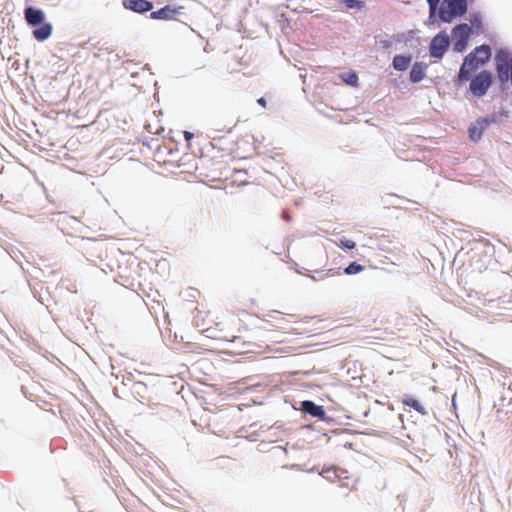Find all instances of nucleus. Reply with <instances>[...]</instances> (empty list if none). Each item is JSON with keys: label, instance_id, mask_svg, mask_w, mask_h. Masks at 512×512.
<instances>
[{"label": "nucleus", "instance_id": "nucleus-4", "mask_svg": "<svg viewBox=\"0 0 512 512\" xmlns=\"http://www.w3.org/2000/svg\"><path fill=\"white\" fill-rule=\"evenodd\" d=\"M471 34L472 28L468 24L462 23L455 26L452 30L454 51L463 52L468 46Z\"/></svg>", "mask_w": 512, "mask_h": 512}, {"label": "nucleus", "instance_id": "nucleus-7", "mask_svg": "<svg viewBox=\"0 0 512 512\" xmlns=\"http://www.w3.org/2000/svg\"><path fill=\"white\" fill-rule=\"evenodd\" d=\"M489 118H481L469 127V137L472 141L480 140L486 127L492 122Z\"/></svg>", "mask_w": 512, "mask_h": 512}, {"label": "nucleus", "instance_id": "nucleus-25", "mask_svg": "<svg viewBox=\"0 0 512 512\" xmlns=\"http://www.w3.org/2000/svg\"><path fill=\"white\" fill-rule=\"evenodd\" d=\"M372 338H374V339L384 340V338H383V337H379V334H376V336H373Z\"/></svg>", "mask_w": 512, "mask_h": 512}, {"label": "nucleus", "instance_id": "nucleus-3", "mask_svg": "<svg viewBox=\"0 0 512 512\" xmlns=\"http://www.w3.org/2000/svg\"><path fill=\"white\" fill-rule=\"evenodd\" d=\"M493 82L492 73L488 70H482L470 79L469 90L475 97L484 96Z\"/></svg>", "mask_w": 512, "mask_h": 512}, {"label": "nucleus", "instance_id": "nucleus-18", "mask_svg": "<svg viewBox=\"0 0 512 512\" xmlns=\"http://www.w3.org/2000/svg\"><path fill=\"white\" fill-rule=\"evenodd\" d=\"M347 8L361 7V2L357 0H341Z\"/></svg>", "mask_w": 512, "mask_h": 512}, {"label": "nucleus", "instance_id": "nucleus-26", "mask_svg": "<svg viewBox=\"0 0 512 512\" xmlns=\"http://www.w3.org/2000/svg\"><path fill=\"white\" fill-rule=\"evenodd\" d=\"M372 338H374V339L384 340V338H383V337H379V334H376V336H373Z\"/></svg>", "mask_w": 512, "mask_h": 512}, {"label": "nucleus", "instance_id": "nucleus-10", "mask_svg": "<svg viewBox=\"0 0 512 512\" xmlns=\"http://www.w3.org/2000/svg\"><path fill=\"white\" fill-rule=\"evenodd\" d=\"M25 19L29 25L36 26L43 23L45 15L40 9L28 7L25 9Z\"/></svg>", "mask_w": 512, "mask_h": 512}, {"label": "nucleus", "instance_id": "nucleus-1", "mask_svg": "<svg viewBox=\"0 0 512 512\" xmlns=\"http://www.w3.org/2000/svg\"><path fill=\"white\" fill-rule=\"evenodd\" d=\"M490 57V46L483 44L476 47L464 58L458 72V81L461 83L469 81L474 72L489 62Z\"/></svg>", "mask_w": 512, "mask_h": 512}, {"label": "nucleus", "instance_id": "nucleus-9", "mask_svg": "<svg viewBox=\"0 0 512 512\" xmlns=\"http://www.w3.org/2000/svg\"><path fill=\"white\" fill-rule=\"evenodd\" d=\"M179 9L167 5L157 11H153L150 17L155 20H172L179 14Z\"/></svg>", "mask_w": 512, "mask_h": 512}, {"label": "nucleus", "instance_id": "nucleus-5", "mask_svg": "<svg viewBox=\"0 0 512 512\" xmlns=\"http://www.w3.org/2000/svg\"><path fill=\"white\" fill-rule=\"evenodd\" d=\"M449 43V36L445 32L438 33L429 45L430 55L434 58H442Z\"/></svg>", "mask_w": 512, "mask_h": 512}, {"label": "nucleus", "instance_id": "nucleus-14", "mask_svg": "<svg viewBox=\"0 0 512 512\" xmlns=\"http://www.w3.org/2000/svg\"><path fill=\"white\" fill-rule=\"evenodd\" d=\"M402 403L406 406L413 408L422 415L426 414L424 407L419 403V401L410 395H405L404 398L402 399Z\"/></svg>", "mask_w": 512, "mask_h": 512}, {"label": "nucleus", "instance_id": "nucleus-21", "mask_svg": "<svg viewBox=\"0 0 512 512\" xmlns=\"http://www.w3.org/2000/svg\"><path fill=\"white\" fill-rule=\"evenodd\" d=\"M282 219L285 220L286 222H290L292 220V216L289 214L288 211L284 210L282 212Z\"/></svg>", "mask_w": 512, "mask_h": 512}, {"label": "nucleus", "instance_id": "nucleus-19", "mask_svg": "<svg viewBox=\"0 0 512 512\" xmlns=\"http://www.w3.org/2000/svg\"><path fill=\"white\" fill-rule=\"evenodd\" d=\"M234 126H235V125H230V126H228V127H224V128H222V129H220V128H215L214 130H215V131H218V132H223V133H227V134H228V133H231V132H232V130H233V128H234Z\"/></svg>", "mask_w": 512, "mask_h": 512}, {"label": "nucleus", "instance_id": "nucleus-13", "mask_svg": "<svg viewBox=\"0 0 512 512\" xmlns=\"http://www.w3.org/2000/svg\"><path fill=\"white\" fill-rule=\"evenodd\" d=\"M411 61V56L396 55L393 58V67L398 71H404L410 66Z\"/></svg>", "mask_w": 512, "mask_h": 512}, {"label": "nucleus", "instance_id": "nucleus-23", "mask_svg": "<svg viewBox=\"0 0 512 512\" xmlns=\"http://www.w3.org/2000/svg\"><path fill=\"white\" fill-rule=\"evenodd\" d=\"M257 103H258L260 106H262L263 108H266V106H267V102H266L265 98H263V97L259 98V99L257 100Z\"/></svg>", "mask_w": 512, "mask_h": 512}, {"label": "nucleus", "instance_id": "nucleus-2", "mask_svg": "<svg viewBox=\"0 0 512 512\" xmlns=\"http://www.w3.org/2000/svg\"><path fill=\"white\" fill-rule=\"evenodd\" d=\"M466 12V0H443L439 9V17L443 22L451 23L457 16H462Z\"/></svg>", "mask_w": 512, "mask_h": 512}, {"label": "nucleus", "instance_id": "nucleus-17", "mask_svg": "<svg viewBox=\"0 0 512 512\" xmlns=\"http://www.w3.org/2000/svg\"><path fill=\"white\" fill-rule=\"evenodd\" d=\"M338 246L341 248H346V249H354L356 246V243L352 240L344 238L339 241Z\"/></svg>", "mask_w": 512, "mask_h": 512}, {"label": "nucleus", "instance_id": "nucleus-22", "mask_svg": "<svg viewBox=\"0 0 512 512\" xmlns=\"http://www.w3.org/2000/svg\"><path fill=\"white\" fill-rule=\"evenodd\" d=\"M194 137V134L189 131H184V138L189 142Z\"/></svg>", "mask_w": 512, "mask_h": 512}, {"label": "nucleus", "instance_id": "nucleus-8", "mask_svg": "<svg viewBox=\"0 0 512 512\" xmlns=\"http://www.w3.org/2000/svg\"><path fill=\"white\" fill-rule=\"evenodd\" d=\"M301 410L313 417L323 420L325 418V410L322 406L315 404L313 401L305 400L301 402Z\"/></svg>", "mask_w": 512, "mask_h": 512}, {"label": "nucleus", "instance_id": "nucleus-24", "mask_svg": "<svg viewBox=\"0 0 512 512\" xmlns=\"http://www.w3.org/2000/svg\"><path fill=\"white\" fill-rule=\"evenodd\" d=\"M338 275L339 272H334L332 269H329L325 274L324 276H334V275Z\"/></svg>", "mask_w": 512, "mask_h": 512}, {"label": "nucleus", "instance_id": "nucleus-16", "mask_svg": "<svg viewBox=\"0 0 512 512\" xmlns=\"http://www.w3.org/2000/svg\"><path fill=\"white\" fill-rule=\"evenodd\" d=\"M341 77L343 81H345L347 84L351 86H356L358 84V77L354 72L344 74Z\"/></svg>", "mask_w": 512, "mask_h": 512}, {"label": "nucleus", "instance_id": "nucleus-12", "mask_svg": "<svg viewBox=\"0 0 512 512\" xmlns=\"http://www.w3.org/2000/svg\"><path fill=\"white\" fill-rule=\"evenodd\" d=\"M52 34V25L50 23H43L41 27L33 31V36L38 41H44L48 39Z\"/></svg>", "mask_w": 512, "mask_h": 512}, {"label": "nucleus", "instance_id": "nucleus-20", "mask_svg": "<svg viewBox=\"0 0 512 512\" xmlns=\"http://www.w3.org/2000/svg\"><path fill=\"white\" fill-rule=\"evenodd\" d=\"M440 0H427L431 11H435Z\"/></svg>", "mask_w": 512, "mask_h": 512}, {"label": "nucleus", "instance_id": "nucleus-6", "mask_svg": "<svg viewBox=\"0 0 512 512\" xmlns=\"http://www.w3.org/2000/svg\"><path fill=\"white\" fill-rule=\"evenodd\" d=\"M123 5L126 9L140 14L151 11L153 8V3L147 0H124Z\"/></svg>", "mask_w": 512, "mask_h": 512}, {"label": "nucleus", "instance_id": "nucleus-11", "mask_svg": "<svg viewBox=\"0 0 512 512\" xmlns=\"http://www.w3.org/2000/svg\"><path fill=\"white\" fill-rule=\"evenodd\" d=\"M427 65L422 62H416L410 71V80L413 83H418L424 79L426 75Z\"/></svg>", "mask_w": 512, "mask_h": 512}, {"label": "nucleus", "instance_id": "nucleus-15", "mask_svg": "<svg viewBox=\"0 0 512 512\" xmlns=\"http://www.w3.org/2000/svg\"><path fill=\"white\" fill-rule=\"evenodd\" d=\"M364 269L365 268L363 265L358 264L356 262H352L344 269V273L347 275H354L362 272Z\"/></svg>", "mask_w": 512, "mask_h": 512}]
</instances>
